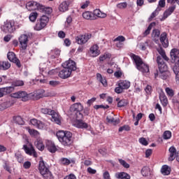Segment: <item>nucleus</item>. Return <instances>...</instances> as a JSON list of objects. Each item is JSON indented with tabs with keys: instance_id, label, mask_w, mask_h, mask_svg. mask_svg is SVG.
Here are the masks:
<instances>
[{
	"instance_id": "f257e3e1",
	"label": "nucleus",
	"mask_w": 179,
	"mask_h": 179,
	"mask_svg": "<svg viewBox=\"0 0 179 179\" xmlns=\"http://www.w3.org/2000/svg\"><path fill=\"white\" fill-rule=\"evenodd\" d=\"M57 138L59 139V141L64 146H71L73 143V138H72V133L70 131H64L60 130L56 134Z\"/></svg>"
},
{
	"instance_id": "bb28decb",
	"label": "nucleus",
	"mask_w": 179,
	"mask_h": 179,
	"mask_svg": "<svg viewBox=\"0 0 179 179\" xmlns=\"http://www.w3.org/2000/svg\"><path fill=\"white\" fill-rule=\"evenodd\" d=\"M9 68H10V63H9V62H0V71H8Z\"/></svg>"
},
{
	"instance_id": "4c0bfd02",
	"label": "nucleus",
	"mask_w": 179,
	"mask_h": 179,
	"mask_svg": "<svg viewBox=\"0 0 179 179\" xmlns=\"http://www.w3.org/2000/svg\"><path fill=\"white\" fill-rule=\"evenodd\" d=\"M35 146L38 149V150L43 151L44 150V144L43 143V141L37 140L35 141Z\"/></svg>"
},
{
	"instance_id": "680f3d73",
	"label": "nucleus",
	"mask_w": 179,
	"mask_h": 179,
	"mask_svg": "<svg viewBox=\"0 0 179 179\" xmlns=\"http://www.w3.org/2000/svg\"><path fill=\"white\" fill-rule=\"evenodd\" d=\"M94 108H95V110H99V108H103L104 110H107V108H110V106L108 105H95Z\"/></svg>"
},
{
	"instance_id": "9d476101",
	"label": "nucleus",
	"mask_w": 179,
	"mask_h": 179,
	"mask_svg": "<svg viewBox=\"0 0 179 179\" xmlns=\"http://www.w3.org/2000/svg\"><path fill=\"white\" fill-rule=\"evenodd\" d=\"M22 149L27 155L36 157V155H37L36 153V150H34V147H33V145L29 142V141H27V144L23 145Z\"/></svg>"
},
{
	"instance_id": "6e6d98bb",
	"label": "nucleus",
	"mask_w": 179,
	"mask_h": 179,
	"mask_svg": "<svg viewBox=\"0 0 179 179\" xmlns=\"http://www.w3.org/2000/svg\"><path fill=\"white\" fill-rule=\"evenodd\" d=\"M163 138L165 140L170 139L171 138V131H166L164 132Z\"/></svg>"
},
{
	"instance_id": "aec40b11",
	"label": "nucleus",
	"mask_w": 179,
	"mask_h": 179,
	"mask_svg": "<svg viewBox=\"0 0 179 179\" xmlns=\"http://www.w3.org/2000/svg\"><path fill=\"white\" fill-rule=\"evenodd\" d=\"M13 90H15V88H13L12 85L10 87L0 88V92L1 93L2 97H3V96L6 94H10V93H12Z\"/></svg>"
},
{
	"instance_id": "58836bf2",
	"label": "nucleus",
	"mask_w": 179,
	"mask_h": 179,
	"mask_svg": "<svg viewBox=\"0 0 179 179\" xmlns=\"http://www.w3.org/2000/svg\"><path fill=\"white\" fill-rule=\"evenodd\" d=\"M10 106H12V102L9 101L0 104V111H3V110H6V108H8V107H10Z\"/></svg>"
},
{
	"instance_id": "5fc2aeb1",
	"label": "nucleus",
	"mask_w": 179,
	"mask_h": 179,
	"mask_svg": "<svg viewBox=\"0 0 179 179\" xmlns=\"http://www.w3.org/2000/svg\"><path fill=\"white\" fill-rule=\"evenodd\" d=\"M138 142L139 143H141V145H143V146H148L149 145V143L148 142V141L146 140V138L141 137L138 139Z\"/></svg>"
},
{
	"instance_id": "c85d7f7f",
	"label": "nucleus",
	"mask_w": 179,
	"mask_h": 179,
	"mask_svg": "<svg viewBox=\"0 0 179 179\" xmlns=\"http://www.w3.org/2000/svg\"><path fill=\"white\" fill-rule=\"evenodd\" d=\"M76 127L77 128H80L81 129H86V128H87L89 125L87 124V123L83 122V120L77 119Z\"/></svg>"
},
{
	"instance_id": "f8f14e48",
	"label": "nucleus",
	"mask_w": 179,
	"mask_h": 179,
	"mask_svg": "<svg viewBox=\"0 0 179 179\" xmlns=\"http://www.w3.org/2000/svg\"><path fill=\"white\" fill-rule=\"evenodd\" d=\"M3 33H13L15 31V27L13 23L6 21L1 27Z\"/></svg>"
},
{
	"instance_id": "7c9ffc66",
	"label": "nucleus",
	"mask_w": 179,
	"mask_h": 179,
	"mask_svg": "<svg viewBox=\"0 0 179 179\" xmlns=\"http://www.w3.org/2000/svg\"><path fill=\"white\" fill-rule=\"evenodd\" d=\"M159 100L164 107L167 106L169 101L167 99V96H166V94H164L163 92L159 94Z\"/></svg>"
},
{
	"instance_id": "a19ab883",
	"label": "nucleus",
	"mask_w": 179,
	"mask_h": 179,
	"mask_svg": "<svg viewBox=\"0 0 179 179\" xmlns=\"http://www.w3.org/2000/svg\"><path fill=\"white\" fill-rule=\"evenodd\" d=\"M157 52L161 55V57L164 59V61H169V57H167V55H166V52L164 51V50H163V48H158Z\"/></svg>"
},
{
	"instance_id": "423d86ee",
	"label": "nucleus",
	"mask_w": 179,
	"mask_h": 179,
	"mask_svg": "<svg viewBox=\"0 0 179 179\" xmlns=\"http://www.w3.org/2000/svg\"><path fill=\"white\" fill-rule=\"evenodd\" d=\"M82 110H83V106L80 103H73L70 107V111L75 113L77 119L83 118V115L80 113Z\"/></svg>"
},
{
	"instance_id": "393cba45",
	"label": "nucleus",
	"mask_w": 179,
	"mask_h": 179,
	"mask_svg": "<svg viewBox=\"0 0 179 179\" xmlns=\"http://www.w3.org/2000/svg\"><path fill=\"white\" fill-rule=\"evenodd\" d=\"M115 177L117 179H131V176L125 172L116 173Z\"/></svg>"
},
{
	"instance_id": "2f4dec72",
	"label": "nucleus",
	"mask_w": 179,
	"mask_h": 179,
	"mask_svg": "<svg viewBox=\"0 0 179 179\" xmlns=\"http://www.w3.org/2000/svg\"><path fill=\"white\" fill-rule=\"evenodd\" d=\"M92 15L94 17V16H96L97 17H101V18L107 17V14L104 13H101V10L99 9L94 10V12L92 13Z\"/></svg>"
},
{
	"instance_id": "864d4df0",
	"label": "nucleus",
	"mask_w": 179,
	"mask_h": 179,
	"mask_svg": "<svg viewBox=\"0 0 179 179\" xmlns=\"http://www.w3.org/2000/svg\"><path fill=\"white\" fill-rule=\"evenodd\" d=\"M14 120H15L16 124H18V125H23V124H24L23 119L20 116H17V117H14Z\"/></svg>"
},
{
	"instance_id": "79ce46f5",
	"label": "nucleus",
	"mask_w": 179,
	"mask_h": 179,
	"mask_svg": "<svg viewBox=\"0 0 179 179\" xmlns=\"http://www.w3.org/2000/svg\"><path fill=\"white\" fill-rule=\"evenodd\" d=\"M153 26H156V22H152L148 27V29L143 33V37H146L148 34H150V30H152V27Z\"/></svg>"
},
{
	"instance_id": "774afa93",
	"label": "nucleus",
	"mask_w": 179,
	"mask_h": 179,
	"mask_svg": "<svg viewBox=\"0 0 179 179\" xmlns=\"http://www.w3.org/2000/svg\"><path fill=\"white\" fill-rule=\"evenodd\" d=\"M64 179H76V176L73 173H71L70 175L66 176Z\"/></svg>"
},
{
	"instance_id": "052dcab7",
	"label": "nucleus",
	"mask_w": 179,
	"mask_h": 179,
	"mask_svg": "<svg viewBox=\"0 0 179 179\" xmlns=\"http://www.w3.org/2000/svg\"><path fill=\"white\" fill-rule=\"evenodd\" d=\"M119 163H120V164L123 166L124 169H129V165L128 163H127V162H125V160L119 159Z\"/></svg>"
},
{
	"instance_id": "4468645a",
	"label": "nucleus",
	"mask_w": 179,
	"mask_h": 179,
	"mask_svg": "<svg viewBox=\"0 0 179 179\" xmlns=\"http://www.w3.org/2000/svg\"><path fill=\"white\" fill-rule=\"evenodd\" d=\"M18 41L21 45V48L26 50L27 48V43H29V36L26 34H22L19 37Z\"/></svg>"
},
{
	"instance_id": "a878e982",
	"label": "nucleus",
	"mask_w": 179,
	"mask_h": 179,
	"mask_svg": "<svg viewBox=\"0 0 179 179\" xmlns=\"http://www.w3.org/2000/svg\"><path fill=\"white\" fill-rule=\"evenodd\" d=\"M106 121L107 122H109V124H113V125H118L120 123V119H115L112 115H108L106 117Z\"/></svg>"
},
{
	"instance_id": "c03bdc74",
	"label": "nucleus",
	"mask_w": 179,
	"mask_h": 179,
	"mask_svg": "<svg viewBox=\"0 0 179 179\" xmlns=\"http://www.w3.org/2000/svg\"><path fill=\"white\" fill-rule=\"evenodd\" d=\"M59 163L60 164H62V166H69V164H71V162H69V159L64 157L59 159Z\"/></svg>"
},
{
	"instance_id": "a211bd4d",
	"label": "nucleus",
	"mask_w": 179,
	"mask_h": 179,
	"mask_svg": "<svg viewBox=\"0 0 179 179\" xmlns=\"http://www.w3.org/2000/svg\"><path fill=\"white\" fill-rule=\"evenodd\" d=\"M159 40L164 48H167V47H169V40H167V33L163 32L160 36Z\"/></svg>"
},
{
	"instance_id": "de8ad7c7",
	"label": "nucleus",
	"mask_w": 179,
	"mask_h": 179,
	"mask_svg": "<svg viewBox=\"0 0 179 179\" xmlns=\"http://www.w3.org/2000/svg\"><path fill=\"white\" fill-rule=\"evenodd\" d=\"M37 16H38V14L36 12L31 13L29 16L30 22H36Z\"/></svg>"
},
{
	"instance_id": "72a5a7b5",
	"label": "nucleus",
	"mask_w": 179,
	"mask_h": 179,
	"mask_svg": "<svg viewBox=\"0 0 179 179\" xmlns=\"http://www.w3.org/2000/svg\"><path fill=\"white\" fill-rule=\"evenodd\" d=\"M69 8V4L66 1H63L59 6V10L60 12H66Z\"/></svg>"
},
{
	"instance_id": "412c9836",
	"label": "nucleus",
	"mask_w": 179,
	"mask_h": 179,
	"mask_svg": "<svg viewBox=\"0 0 179 179\" xmlns=\"http://www.w3.org/2000/svg\"><path fill=\"white\" fill-rule=\"evenodd\" d=\"M169 152L170 153L169 157V161L173 162V160H174V159H176V157L177 156V149H176V147L171 146L169 148Z\"/></svg>"
},
{
	"instance_id": "f03ea898",
	"label": "nucleus",
	"mask_w": 179,
	"mask_h": 179,
	"mask_svg": "<svg viewBox=\"0 0 179 179\" xmlns=\"http://www.w3.org/2000/svg\"><path fill=\"white\" fill-rule=\"evenodd\" d=\"M38 170L40 174H41L43 178L44 179H54V176H52V173L50 171V169L47 166H45V163L44 161L39 162Z\"/></svg>"
},
{
	"instance_id": "ddd939ff",
	"label": "nucleus",
	"mask_w": 179,
	"mask_h": 179,
	"mask_svg": "<svg viewBox=\"0 0 179 179\" xmlns=\"http://www.w3.org/2000/svg\"><path fill=\"white\" fill-rule=\"evenodd\" d=\"M63 68H66V69H69V71H76V63L73 60H68L62 64Z\"/></svg>"
},
{
	"instance_id": "4d7b16f0",
	"label": "nucleus",
	"mask_w": 179,
	"mask_h": 179,
	"mask_svg": "<svg viewBox=\"0 0 179 179\" xmlns=\"http://www.w3.org/2000/svg\"><path fill=\"white\" fill-rule=\"evenodd\" d=\"M159 12H160V8L158 7L157 9L151 14L150 17V20L154 19V17H156L157 15H159Z\"/></svg>"
},
{
	"instance_id": "37998d69",
	"label": "nucleus",
	"mask_w": 179,
	"mask_h": 179,
	"mask_svg": "<svg viewBox=\"0 0 179 179\" xmlns=\"http://www.w3.org/2000/svg\"><path fill=\"white\" fill-rule=\"evenodd\" d=\"M173 71L176 74V80L178 85H179V66L176 67H173Z\"/></svg>"
},
{
	"instance_id": "6ab92c4d",
	"label": "nucleus",
	"mask_w": 179,
	"mask_h": 179,
	"mask_svg": "<svg viewBox=\"0 0 179 179\" xmlns=\"http://www.w3.org/2000/svg\"><path fill=\"white\" fill-rule=\"evenodd\" d=\"M30 122L31 125H34V127H36V128H38V129H43L45 127L43 122L38 120L37 119H31Z\"/></svg>"
},
{
	"instance_id": "e433bc0d",
	"label": "nucleus",
	"mask_w": 179,
	"mask_h": 179,
	"mask_svg": "<svg viewBox=\"0 0 179 179\" xmlns=\"http://www.w3.org/2000/svg\"><path fill=\"white\" fill-rule=\"evenodd\" d=\"M24 82L23 80H15V81H13L11 86L13 87V89H15V87H19L20 86H24Z\"/></svg>"
},
{
	"instance_id": "6e6552de",
	"label": "nucleus",
	"mask_w": 179,
	"mask_h": 179,
	"mask_svg": "<svg viewBox=\"0 0 179 179\" xmlns=\"http://www.w3.org/2000/svg\"><path fill=\"white\" fill-rule=\"evenodd\" d=\"M171 62L175 64L173 67L179 66V50L172 49L170 53Z\"/></svg>"
},
{
	"instance_id": "5701e85b",
	"label": "nucleus",
	"mask_w": 179,
	"mask_h": 179,
	"mask_svg": "<svg viewBox=\"0 0 179 179\" xmlns=\"http://www.w3.org/2000/svg\"><path fill=\"white\" fill-rule=\"evenodd\" d=\"M46 148L50 153H55L57 152V147L52 141H48L46 142Z\"/></svg>"
},
{
	"instance_id": "ea45409f",
	"label": "nucleus",
	"mask_w": 179,
	"mask_h": 179,
	"mask_svg": "<svg viewBox=\"0 0 179 179\" xmlns=\"http://www.w3.org/2000/svg\"><path fill=\"white\" fill-rule=\"evenodd\" d=\"M159 76L161 78V79L166 80V79L170 76V72H169V71H159Z\"/></svg>"
},
{
	"instance_id": "13d9d810",
	"label": "nucleus",
	"mask_w": 179,
	"mask_h": 179,
	"mask_svg": "<svg viewBox=\"0 0 179 179\" xmlns=\"http://www.w3.org/2000/svg\"><path fill=\"white\" fill-rule=\"evenodd\" d=\"M127 6H128L127 2L119 3L117 4V8H118V9H125Z\"/></svg>"
},
{
	"instance_id": "39448f33",
	"label": "nucleus",
	"mask_w": 179,
	"mask_h": 179,
	"mask_svg": "<svg viewBox=\"0 0 179 179\" xmlns=\"http://www.w3.org/2000/svg\"><path fill=\"white\" fill-rule=\"evenodd\" d=\"M26 8L28 10H39V12L44 11V6L37 3L36 1H29L26 4Z\"/></svg>"
},
{
	"instance_id": "20e7f679",
	"label": "nucleus",
	"mask_w": 179,
	"mask_h": 179,
	"mask_svg": "<svg viewBox=\"0 0 179 179\" xmlns=\"http://www.w3.org/2000/svg\"><path fill=\"white\" fill-rule=\"evenodd\" d=\"M50 19L47 15H42L40 20H37V22L34 27V30L37 31H40V30H43L45 26H47V23H48Z\"/></svg>"
},
{
	"instance_id": "4be33fe9",
	"label": "nucleus",
	"mask_w": 179,
	"mask_h": 179,
	"mask_svg": "<svg viewBox=\"0 0 179 179\" xmlns=\"http://www.w3.org/2000/svg\"><path fill=\"white\" fill-rule=\"evenodd\" d=\"M50 115H52V121L53 122H55L57 125H61V116L55 110H53Z\"/></svg>"
},
{
	"instance_id": "0eeeda50",
	"label": "nucleus",
	"mask_w": 179,
	"mask_h": 179,
	"mask_svg": "<svg viewBox=\"0 0 179 179\" xmlns=\"http://www.w3.org/2000/svg\"><path fill=\"white\" fill-rule=\"evenodd\" d=\"M131 86V83L128 80H120L118 83V87H116L115 89V93L120 94L122 93L124 90L129 89Z\"/></svg>"
},
{
	"instance_id": "603ef678",
	"label": "nucleus",
	"mask_w": 179,
	"mask_h": 179,
	"mask_svg": "<svg viewBox=\"0 0 179 179\" xmlns=\"http://www.w3.org/2000/svg\"><path fill=\"white\" fill-rule=\"evenodd\" d=\"M159 72H166L167 70V64L166 63H162V64L158 65Z\"/></svg>"
},
{
	"instance_id": "69168bd1",
	"label": "nucleus",
	"mask_w": 179,
	"mask_h": 179,
	"mask_svg": "<svg viewBox=\"0 0 179 179\" xmlns=\"http://www.w3.org/2000/svg\"><path fill=\"white\" fill-rule=\"evenodd\" d=\"M114 41H119L120 43H122L125 41V37L122 36H117L116 38L114 39Z\"/></svg>"
},
{
	"instance_id": "e2e57ef3",
	"label": "nucleus",
	"mask_w": 179,
	"mask_h": 179,
	"mask_svg": "<svg viewBox=\"0 0 179 179\" xmlns=\"http://www.w3.org/2000/svg\"><path fill=\"white\" fill-rule=\"evenodd\" d=\"M131 127L128 125H124L119 128V132H122V131H130Z\"/></svg>"
},
{
	"instance_id": "9b49d317",
	"label": "nucleus",
	"mask_w": 179,
	"mask_h": 179,
	"mask_svg": "<svg viewBox=\"0 0 179 179\" xmlns=\"http://www.w3.org/2000/svg\"><path fill=\"white\" fill-rule=\"evenodd\" d=\"M11 97L13 99H22V101H27L29 100V94L26 91H19L11 94Z\"/></svg>"
},
{
	"instance_id": "338daca9",
	"label": "nucleus",
	"mask_w": 179,
	"mask_h": 179,
	"mask_svg": "<svg viewBox=\"0 0 179 179\" xmlns=\"http://www.w3.org/2000/svg\"><path fill=\"white\" fill-rule=\"evenodd\" d=\"M29 132L30 135H33L34 136H37V135H38V131L35 129H29Z\"/></svg>"
},
{
	"instance_id": "bf43d9fd",
	"label": "nucleus",
	"mask_w": 179,
	"mask_h": 179,
	"mask_svg": "<svg viewBox=\"0 0 179 179\" xmlns=\"http://www.w3.org/2000/svg\"><path fill=\"white\" fill-rule=\"evenodd\" d=\"M165 90H166V93L170 97H173V96H174V90H173V89H171L169 87H166Z\"/></svg>"
},
{
	"instance_id": "49530a36",
	"label": "nucleus",
	"mask_w": 179,
	"mask_h": 179,
	"mask_svg": "<svg viewBox=\"0 0 179 179\" xmlns=\"http://www.w3.org/2000/svg\"><path fill=\"white\" fill-rule=\"evenodd\" d=\"M128 106V100L122 99L117 102V107H126Z\"/></svg>"
},
{
	"instance_id": "1a4fd4ad",
	"label": "nucleus",
	"mask_w": 179,
	"mask_h": 179,
	"mask_svg": "<svg viewBox=\"0 0 179 179\" xmlns=\"http://www.w3.org/2000/svg\"><path fill=\"white\" fill-rule=\"evenodd\" d=\"M90 38H92V35L90 34H85L76 36V41L80 44V45H83V44H86Z\"/></svg>"
},
{
	"instance_id": "dca6fc26",
	"label": "nucleus",
	"mask_w": 179,
	"mask_h": 179,
	"mask_svg": "<svg viewBox=\"0 0 179 179\" xmlns=\"http://www.w3.org/2000/svg\"><path fill=\"white\" fill-rule=\"evenodd\" d=\"M174 10H176V6H172L169 7L166 10H165L163 17L160 18L161 22H163V20H166L168 16H170V15H171V13H173Z\"/></svg>"
},
{
	"instance_id": "cd10ccee",
	"label": "nucleus",
	"mask_w": 179,
	"mask_h": 179,
	"mask_svg": "<svg viewBox=\"0 0 179 179\" xmlns=\"http://www.w3.org/2000/svg\"><path fill=\"white\" fill-rule=\"evenodd\" d=\"M45 92V91H44V90H38L34 93V97L36 99V100L42 99V97H44Z\"/></svg>"
},
{
	"instance_id": "a18cd8bd",
	"label": "nucleus",
	"mask_w": 179,
	"mask_h": 179,
	"mask_svg": "<svg viewBox=\"0 0 179 179\" xmlns=\"http://www.w3.org/2000/svg\"><path fill=\"white\" fill-rule=\"evenodd\" d=\"M111 58V54L105 53L99 57V61L103 62L106 61V59H110Z\"/></svg>"
},
{
	"instance_id": "09e8293b",
	"label": "nucleus",
	"mask_w": 179,
	"mask_h": 179,
	"mask_svg": "<svg viewBox=\"0 0 179 179\" xmlns=\"http://www.w3.org/2000/svg\"><path fill=\"white\" fill-rule=\"evenodd\" d=\"M15 159L17 160L18 163H23L24 157L22 154L17 152L15 154Z\"/></svg>"
},
{
	"instance_id": "7ed1b4c3",
	"label": "nucleus",
	"mask_w": 179,
	"mask_h": 179,
	"mask_svg": "<svg viewBox=\"0 0 179 179\" xmlns=\"http://www.w3.org/2000/svg\"><path fill=\"white\" fill-rule=\"evenodd\" d=\"M133 59L136 65V68L140 72L143 73H148L149 72V66L142 61V59L138 56L134 55Z\"/></svg>"
},
{
	"instance_id": "b1692460",
	"label": "nucleus",
	"mask_w": 179,
	"mask_h": 179,
	"mask_svg": "<svg viewBox=\"0 0 179 179\" xmlns=\"http://www.w3.org/2000/svg\"><path fill=\"white\" fill-rule=\"evenodd\" d=\"M152 38L155 41V43H158L160 38V30L153 29L152 33Z\"/></svg>"
},
{
	"instance_id": "8fccbe9b",
	"label": "nucleus",
	"mask_w": 179,
	"mask_h": 179,
	"mask_svg": "<svg viewBox=\"0 0 179 179\" xmlns=\"http://www.w3.org/2000/svg\"><path fill=\"white\" fill-rule=\"evenodd\" d=\"M41 111L42 114H47L48 115H51V114H52V112L54 110H52L50 108H43L41 109Z\"/></svg>"
},
{
	"instance_id": "f3484780",
	"label": "nucleus",
	"mask_w": 179,
	"mask_h": 179,
	"mask_svg": "<svg viewBox=\"0 0 179 179\" xmlns=\"http://www.w3.org/2000/svg\"><path fill=\"white\" fill-rule=\"evenodd\" d=\"M90 54L91 57H98L100 55V50H99V45H94L90 48Z\"/></svg>"
},
{
	"instance_id": "f704fd0d",
	"label": "nucleus",
	"mask_w": 179,
	"mask_h": 179,
	"mask_svg": "<svg viewBox=\"0 0 179 179\" xmlns=\"http://www.w3.org/2000/svg\"><path fill=\"white\" fill-rule=\"evenodd\" d=\"M141 174L143 176V177H148V176H150V168L149 166H144L141 169Z\"/></svg>"
},
{
	"instance_id": "2eb2a0df",
	"label": "nucleus",
	"mask_w": 179,
	"mask_h": 179,
	"mask_svg": "<svg viewBox=\"0 0 179 179\" xmlns=\"http://www.w3.org/2000/svg\"><path fill=\"white\" fill-rule=\"evenodd\" d=\"M71 75H72V72L65 67L59 72V77L61 79H68V78L71 77Z\"/></svg>"
},
{
	"instance_id": "c9c22d12",
	"label": "nucleus",
	"mask_w": 179,
	"mask_h": 179,
	"mask_svg": "<svg viewBox=\"0 0 179 179\" xmlns=\"http://www.w3.org/2000/svg\"><path fill=\"white\" fill-rule=\"evenodd\" d=\"M96 78L97 80H99L100 83L106 87L107 86V80H106V78L103 77L101 74L97 73L96 74Z\"/></svg>"
},
{
	"instance_id": "0e129e2a",
	"label": "nucleus",
	"mask_w": 179,
	"mask_h": 179,
	"mask_svg": "<svg viewBox=\"0 0 179 179\" xmlns=\"http://www.w3.org/2000/svg\"><path fill=\"white\" fill-rule=\"evenodd\" d=\"M148 45H149L148 41H145V43H142L140 44V47L143 51H145V50H146Z\"/></svg>"
},
{
	"instance_id": "c756f323",
	"label": "nucleus",
	"mask_w": 179,
	"mask_h": 179,
	"mask_svg": "<svg viewBox=\"0 0 179 179\" xmlns=\"http://www.w3.org/2000/svg\"><path fill=\"white\" fill-rule=\"evenodd\" d=\"M161 173L163 176H169L171 173V169L167 165L162 166Z\"/></svg>"
},
{
	"instance_id": "473e14b6",
	"label": "nucleus",
	"mask_w": 179,
	"mask_h": 179,
	"mask_svg": "<svg viewBox=\"0 0 179 179\" xmlns=\"http://www.w3.org/2000/svg\"><path fill=\"white\" fill-rule=\"evenodd\" d=\"M83 17L87 20H94V17L93 16V13L90 11H86L83 13Z\"/></svg>"
},
{
	"instance_id": "3c124183",
	"label": "nucleus",
	"mask_w": 179,
	"mask_h": 179,
	"mask_svg": "<svg viewBox=\"0 0 179 179\" xmlns=\"http://www.w3.org/2000/svg\"><path fill=\"white\" fill-rule=\"evenodd\" d=\"M8 59L10 61V62H13L14 59L16 58V55L13 52H9L7 54Z\"/></svg>"
}]
</instances>
